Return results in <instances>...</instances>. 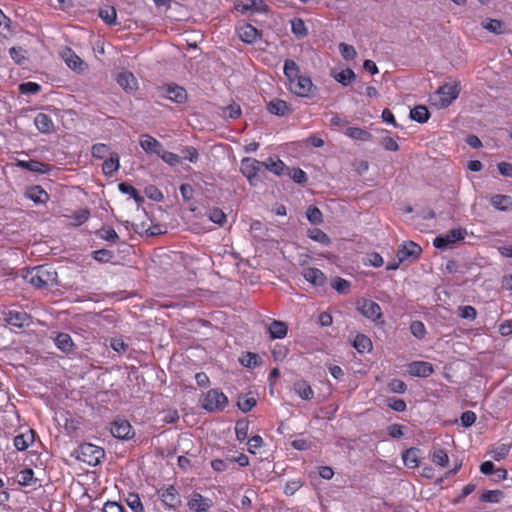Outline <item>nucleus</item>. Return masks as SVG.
<instances>
[{"instance_id":"nucleus-5","label":"nucleus","mask_w":512,"mask_h":512,"mask_svg":"<svg viewBox=\"0 0 512 512\" xmlns=\"http://www.w3.org/2000/svg\"><path fill=\"white\" fill-rule=\"evenodd\" d=\"M78 453V458L91 466L100 463L101 459L105 456L104 449L92 443L81 444Z\"/></svg>"},{"instance_id":"nucleus-24","label":"nucleus","mask_w":512,"mask_h":512,"mask_svg":"<svg viewBox=\"0 0 512 512\" xmlns=\"http://www.w3.org/2000/svg\"><path fill=\"white\" fill-rule=\"evenodd\" d=\"M330 75L333 79H335L338 83H340L343 86L350 85L356 78L354 71L350 68H346L341 71H338L337 69H332Z\"/></svg>"},{"instance_id":"nucleus-22","label":"nucleus","mask_w":512,"mask_h":512,"mask_svg":"<svg viewBox=\"0 0 512 512\" xmlns=\"http://www.w3.org/2000/svg\"><path fill=\"white\" fill-rule=\"evenodd\" d=\"M62 58L69 68L75 71L83 70L84 62L72 49H65L62 53Z\"/></svg>"},{"instance_id":"nucleus-15","label":"nucleus","mask_w":512,"mask_h":512,"mask_svg":"<svg viewBox=\"0 0 512 512\" xmlns=\"http://www.w3.org/2000/svg\"><path fill=\"white\" fill-rule=\"evenodd\" d=\"M16 166L39 174H46L51 170L49 164L40 162L38 160H17Z\"/></svg>"},{"instance_id":"nucleus-55","label":"nucleus","mask_w":512,"mask_h":512,"mask_svg":"<svg viewBox=\"0 0 512 512\" xmlns=\"http://www.w3.org/2000/svg\"><path fill=\"white\" fill-rule=\"evenodd\" d=\"M182 157L192 163H196L199 159V153L193 146H186L181 150Z\"/></svg>"},{"instance_id":"nucleus-39","label":"nucleus","mask_w":512,"mask_h":512,"mask_svg":"<svg viewBox=\"0 0 512 512\" xmlns=\"http://www.w3.org/2000/svg\"><path fill=\"white\" fill-rule=\"evenodd\" d=\"M96 236L102 240L108 241V242H117L119 239V236L114 228L112 227H103L95 232Z\"/></svg>"},{"instance_id":"nucleus-17","label":"nucleus","mask_w":512,"mask_h":512,"mask_svg":"<svg viewBox=\"0 0 512 512\" xmlns=\"http://www.w3.org/2000/svg\"><path fill=\"white\" fill-rule=\"evenodd\" d=\"M56 347L65 354H71L75 350V344L68 333H58L54 338Z\"/></svg>"},{"instance_id":"nucleus-61","label":"nucleus","mask_w":512,"mask_h":512,"mask_svg":"<svg viewBox=\"0 0 512 512\" xmlns=\"http://www.w3.org/2000/svg\"><path fill=\"white\" fill-rule=\"evenodd\" d=\"M237 405L242 412L246 413L249 412L256 405V399L254 397H246L240 399Z\"/></svg>"},{"instance_id":"nucleus-14","label":"nucleus","mask_w":512,"mask_h":512,"mask_svg":"<svg viewBox=\"0 0 512 512\" xmlns=\"http://www.w3.org/2000/svg\"><path fill=\"white\" fill-rule=\"evenodd\" d=\"M408 372L415 377H429L433 374V365L426 361H414L408 365Z\"/></svg>"},{"instance_id":"nucleus-32","label":"nucleus","mask_w":512,"mask_h":512,"mask_svg":"<svg viewBox=\"0 0 512 512\" xmlns=\"http://www.w3.org/2000/svg\"><path fill=\"white\" fill-rule=\"evenodd\" d=\"M120 167L119 156L117 153L110 154V157L106 159L102 164V172L106 176H112Z\"/></svg>"},{"instance_id":"nucleus-50","label":"nucleus","mask_w":512,"mask_h":512,"mask_svg":"<svg viewBox=\"0 0 512 512\" xmlns=\"http://www.w3.org/2000/svg\"><path fill=\"white\" fill-rule=\"evenodd\" d=\"M339 51L341 56L347 61L353 60L357 56L355 48L352 45L346 43L339 44Z\"/></svg>"},{"instance_id":"nucleus-64","label":"nucleus","mask_w":512,"mask_h":512,"mask_svg":"<svg viewBox=\"0 0 512 512\" xmlns=\"http://www.w3.org/2000/svg\"><path fill=\"white\" fill-rule=\"evenodd\" d=\"M387 404L392 410L396 412H403L406 410L407 407L404 400L397 398H389L387 400Z\"/></svg>"},{"instance_id":"nucleus-30","label":"nucleus","mask_w":512,"mask_h":512,"mask_svg":"<svg viewBox=\"0 0 512 512\" xmlns=\"http://www.w3.org/2000/svg\"><path fill=\"white\" fill-rule=\"evenodd\" d=\"M294 392L303 400H310L314 396V392L310 384L305 380H297L293 384Z\"/></svg>"},{"instance_id":"nucleus-57","label":"nucleus","mask_w":512,"mask_h":512,"mask_svg":"<svg viewBox=\"0 0 512 512\" xmlns=\"http://www.w3.org/2000/svg\"><path fill=\"white\" fill-rule=\"evenodd\" d=\"M502 497V492L499 490H487L481 495V501L488 503H496Z\"/></svg>"},{"instance_id":"nucleus-42","label":"nucleus","mask_w":512,"mask_h":512,"mask_svg":"<svg viewBox=\"0 0 512 512\" xmlns=\"http://www.w3.org/2000/svg\"><path fill=\"white\" fill-rule=\"evenodd\" d=\"M90 217V211L88 209H80L69 216L71 223L74 226H80L85 223Z\"/></svg>"},{"instance_id":"nucleus-53","label":"nucleus","mask_w":512,"mask_h":512,"mask_svg":"<svg viewBox=\"0 0 512 512\" xmlns=\"http://www.w3.org/2000/svg\"><path fill=\"white\" fill-rule=\"evenodd\" d=\"M159 156L161 157V159L164 162H166L170 166H176V165L180 164V162H181L180 156H178L177 154H175L173 152L164 151L163 149Z\"/></svg>"},{"instance_id":"nucleus-54","label":"nucleus","mask_w":512,"mask_h":512,"mask_svg":"<svg viewBox=\"0 0 512 512\" xmlns=\"http://www.w3.org/2000/svg\"><path fill=\"white\" fill-rule=\"evenodd\" d=\"M209 219L218 225H223L227 218L221 209L213 208L209 211Z\"/></svg>"},{"instance_id":"nucleus-19","label":"nucleus","mask_w":512,"mask_h":512,"mask_svg":"<svg viewBox=\"0 0 512 512\" xmlns=\"http://www.w3.org/2000/svg\"><path fill=\"white\" fill-rule=\"evenodd\" d=\"M140 146L146 153H155L160 155L162 151V144L157 139L148 134L141 136Z\"/></svg>"},{"instance_id":"nucleus-4","label":"nucleus","mask_w":512,"mask_h":512,"mask_svg":"<svg viewBox=\"0 0 512 512\" xmlns=\"http://www.w3.org/2000/svg\"><path fill=\"white\" fill-rule=\"evenodd\" d=\"M227 404V396L220 389L215 388L207 391L201 406L208 412H220L225 409Z\"/></svg>"},{"instance_id":"nucleus-21","label":"nucleus","mask_w":512,"mask_h":512,"mask_svg":"<svg viewBox=\"0 0 512 512\" xmlns=\"http://www.w3.org/2000/svg\"><path fill=\"white\" fill-rule=\"evenodd\" d=\"M117 83L127 92L137 89V79L130 71L120 72L117 76Z\"/></svg>"},{"instance_id":"nucleus-28","label":"nucleus","mask_w":512,"mask_h":512,"mask_svg":"<svg viewBox=\"0 0 512 512\" xmlns=\"http://www.w3.org/2000/svg\"><path fill=\"white\" fill-rule=\"evenodd\" d=\"M344 134L353 140L361 142H368L373 138L369 131L360 127H348L345 129Z\"/></svg>"},{"instance_id":"nucleus-51","label":"nucleus","mask_w":512,"mask_h":512,"mask_svg":"<svg viewBox=\"0 0 512 512\" xmlns=\"http://www.w3.org/2000/svg\"><path fill=\"white\" fill-rule=\"evenodd\" d=\"M91 153L93 157L103 159L109 153V146L104 143L94 144Z\"/></svg>"},{"instance_id":"nucleus-20","label":"nucleus","mask_w":512,"mask_h":512,"mask_svg":"<svg viewBox=\"0 0 512 512\" xmlns=\"http://www.w3.org/2000/svg\"><path fill=\"white\" fill-rule=\"evenodd\" d=\"M25 196L36 204H44L49 200V194L40 185L28 188Z\"/></svg>"},{"instance_id":"nucleus-46","label":"nucleus","mask_w":512,"mask_h":512,"mask_svg":"<svg viewBox=\"0 0 512 512\" xmlns=\"http://www.w3.org/2000/svg\"><path fill=\"white\" fill-rule=\"evenodd\" d=\"M483 27L489 32L497 35L504 33V25L502 21L498 19H487L483 23Z\"/></svg>"},{"instance_id":"nucleus-13","label":"nucleus","mask_w":512,"mask_h":512,"mask_svg":"<svg viewBox=\"0 0 512 512\" xmlns=\"http://www.w3.org/2000/svg\"><path fill=\"white\" fill-rule=\"evenodd\" d=\"M422 252V248L413 241L403 243L398 251L397 257L399 262H404L409 258H418Z\"/></svg>"},{"instance_id":"nucleus-3","label":"nucleus","mask_w":512,"mask_h":512,"mask_svg":"<svg viewBox=\"0 0 512 512\" xmlns=\"http://www.w3.org/2000/svg\"><path fill=\"white\" fill-rule=\"evenodd\" d=\"M459 93V83H445L436 91L433 97L434 104L438 108H446L459 96Z\"/></svg>"},{"instance_id":"nucleus-47","label":"nucleus","mask_w":512,"mask_h":512,"mask_svg":"<svg viewBox=\"0 0 512 512\" xmlns=\"http://www.w3.org/2000/svg\"><path fill=\"white\" fill-rule=\"evenodd\" d=\"M41 86L36 82H24L19 85V91L25 95L37 94L40 92Z\"/></svg>"},{"instance_id":"nucleus-36","label":"nucleus","mask_w":512,"mask_h":512,"mask_svg":"<svg viewBox=\"0 0 512 512\" xmlns=\"http://www.w3.org/2000/svg\"><path fill=\"white\" fill-rule=\"evenodd\" d=\"M429 111L425 106L418 105L410 111V118L418 123H425L429 119Z\"/></svg>"},{"instance_id":"nucleus-58","label":"nucleus","mask_w":512,"mask_h":512,"mask_svg":"<svg viewBox=\"0 0 512 512\" xmlns=\"http://www.w3.org/2000/svg\"><path fill=\"white\" fill-rule=\"evenodd\" d=\"M248 452L255 454L263 446V439L260 435H254L248 440Z\"/></svg>"},{"instance_id":"nucleus-62","label":"nucleus","mask_w":512,"mask_h":512,"mask_svg":"<svg viewBox=\"0 0 512 512\" xmlns=\"http://www.w3.org/2000/svg\"><path fill=\"white\" fill-rule=\"evenodd\" d=\"M112 257V251L107 249H99L93 252V258L99 262H109Z\"/></svg>"},{"instance_id":"nucleus-52","label":"nucleus","mask_w":512,"mask_h":512,"mask_svg":"<svg viewBox=\"0 0 512 512\" xmlns=\"http://www.w3.org/2000/svg\"><path fill=\"white\" fill-rule=\"evenodd\" d=\"M291 29L292 32L298 37H303L307 34L305 23L299 18L291 21Z\"/></svg>"},{"instance_id":"nucleus-43","label":"nucleus","mask_w":512,"mask_h":512,"mask_svg":"<svg viewBox=\"0 0 512 512\" xmlns=\"http://www.w3.org/2000/svg\"><path fill=\"white\" fill-rule=\"evenodd\" d=\"M98 15L102 21L108 25H114L116 23V10L114 7L100 9Z\"/></svg>"},{"instance_id":"nucleus-59","label":"nucleus","mask_w":512,"mask_h":512,"mask_svg":"<svg viewBox=\"0 0 512 512\" xmlns=\"http://www.w3.org/2000/svg\"><path fill=\"white\" fill-rule=\"evenodd\" d=\"M288 348L281 344H276L272 350V356L275 361H283L288 354Z\"/></svg>"},{"instance_id":"nucleus-56","label":"nucleus","mask_w":512,"mask_h":512,"mask_svg":"<svg viewBox=\"0 0 512 512\" xmlns=\"http://www.w3.org/2000/svg\"><path fill=\"white\" fill-rule=\"evenodd\" d=\"M410 331L418 339L424 338L426 334V328L421 321H413L410 325Z\"/></svg>"},{"instance_id":"nucleus-45","label":"nucleus","mask_w":512,"mask_h":512,"mask_svg":"<svg viewBox=\"0 0 512 512\" xmlns=\"http://www.w3.org/2000/svg\"><path fill=\"white\" fill-rule=\"evenodd\" d=\"M284 74L287 77L288 81L291 82V80L298 77L299 74V68L297 64L290 59H287L284 63Z\"/></svg>"},{"instance_id":"nucleus-44","label":"nucleus","mask_w":512,"mask_h":512,"mask_svg":"<svg viewBox=\"0 0 512 512\" xmlns=\"http://www.w3.org/2000/svg\"><path fill=\"white\" fill-rule=\"evenodd\" d=\"M510 449H511L510 444H500V445L496 446L495 448H493L489 452V454L494 460L500 461L508 455Z\"/></svg>"},{"instance_id":"nucleus-6","label":"nucleus","mask_w":512,"mask_h":512,"mask_svg":"<svg viewBox=\"0 0 512 512\" xmlns=\"http://www.w3.org/2000/svg\"><path fill=\"white\" fill-rule=\"evenodd\" d=\"M157 495L167 510H176L181 506V497L174 485L160 487Z\"/></svg>"},{"instance_id":"nucleus-8","label":"nucleus","mask_w":512,"mask_h":512,"mask_svg":"<svg viewBox=\"0 0 512 512\" xmlns=\"http://www.w3.org/2000/svg\"><path fill=\"white\" fill-rule=\"evenodd\" d=\"M3 320L16 328L28 327L32 323V317L28 313L18 310L4 311Z\"/></svg>"},{"instance_id":"nucleus-34","label":"nucleus","mask_w":512,"mask_h":512,"mask_svg":"<svg viewBox=\"0 0 512 512\" xmlns=\"http://www.w3.org/2000/svg\"><path fill=\"white\" fill-rule=\"evenodd\" d=\"M403 462L408 468H416L419 465V449L410 448L407 449L403 455Z\"/></svg>"},{"instance_id":"nucleus-23","label":"nucleus","mask_w":512,"mask_h":512,"mask_svg":"<svg viewBox=\"0 0 512 512\" xmlns=\"http://www.w3.org/2000/svg\"><path fill=\"white\" fill-rule=\"evenodd\" d=\"M267 331L271 339H283L287 336L288 326L285 322L272 320Z\"/></svg>"},{"instance_id":"nucleus-2","label":"nucleus","mask_w":512,"mask_h":512,"mask_svg":"<svg viewBox=\"0 0 512 512\" xmlns=\"http://www.w3.org/2000/svg\"><path fill=\"white\" fill-rule=\"evenodd\" d=\"M240 170L252 186H257L265 177L264 161H259L255 158H243L241 160Z\"/></svg>"},{"instance_id":"nucleus-35","label":"nucleus","mask_w":512,"mask_h":512,"mask_svg":"<svg viewBox=\"0 0 512 512\" xmlns=\"http://www.w3.org/2000/svg\"><path fill=\"white\" fill-rule=\"evenodd\" d=\"M37 481V478L34 477V471L31 468L22 469L18 473V483L21 486L36 485Z\"/></svg>"},{"instance_id":"nucleus-11","label":"nucleus","mask_w":512,"mask_h":512,"mask_svg":"<svg viewBox=\"0 0 512 512\" xmlns=\"http://www.w3.org/2000/svg\"><path fill=\"white\" fill-rule=\"evenodd\" d=\"M111 434L118 439L128 440L134 436V430L129 421L116 419L111 423Z\"/></svg>"},{"instance_id":"nucleus-63","label":"nucleus","mask_w":512,"mask_h":512,"mask_svg":"<svg viewBox=\"0 0 512 512\" xmlns=\"http://www.w3.org/2000/svg\"><path fill=\"white\" fill-rule=\"evenodd\" d=\"M388 388L393 393H404L407 390V385L400 379H392Z\"/></svg>"},{"instance_id":"nucleus-48","label":"nucleus","mask_w":512,"mask_h":512,"mask_svg":"<svg viewBox=\"0 0 512 512\" xmlns=\"http://www.w3.org/2000/svg\"><path fill=\"white\" fill-rule=\"evenodd\" d=\"M261 363V359L258 354L248 352L241 359V364L245 367H256Z\"/></svg>"},{"instance_id":"nucleus-40","label":"nucleus","mask_w":512,"mask_h":512,"mask_svg":"<svg viewBox=\"0 0 512 512\" xmlns=\"http://www.w3.org/2000/svg\"><path fill=\"white\" fill-rule=\"evenodd\" d=\"M249 422L245 419L238 420L235 425L236 439L243 442L248 437Z\"/></svg>"},{"instance_id":"nucleus-25","label":"nucleus","mask_w":512,"mask_h":512,"mask_svg":"<svg viewBox=\"0 0 512 512\" xmlns=\"http://www.w3.org/2000/svg\"><path fill=\"white\" fill-rule=\"evenodd\" d=\"M265 172L270 171L277 176L285 175L289 168L279 158L269 157L264 161Z\"/></svg>"},{"instance_id":"nucleus-16","label":"nucleus","mask_w":512,"mask_h":512,"mask_svg":"<svg viewBox=\"0 0 512 512\" xmlns=\"http://www.w3.org/2000/svg\"><path fill=\"white\" fill-rule=\"evenodd\" d=\"M238 35L243 42L249 44L255 43L260 38L258 29L248 23L238 28Z\"/></svg>"},{"instance_id":"nucleus-49","label":"nucleus","mask_w":512,"mask_h":512,"mask_svg":"<svg viewBox=\"0 0 512 512\" xmlns=\"http://www.w3.org/2000/svg\"><path fill=\"white\" fill-rule=\"evenodd\" d=\"M302 275L306 281L316 285L317 279L319 278V270L315 267H303Z\"/></svg>"},{"instance_id":"nucleus-12","label":"nucleus","mask_w":512,"mask_h":512,"mask_svg":"<svg viewBox=\"0 0 512 512\" xmlns=\"http://www.w3.org/2000/svg\"><path fill=\"white\" fill-rule=\"evenodd\" d=\"M313 88V83L309 77L299 75L289 82V90L301 97H306L310 94Z\"/></svg>"},{"instance_id":"nucleus-1","label":"nucleus","mask_w":512,"mask_h":512,"mask_svg":"<svg viewBox=\"0 0 512 512\" xmlns=\"http://www.w3.org/2000/svg\"><path fill=\"white\" fill-rule=\"evenodd\" d=\"M23 278L36 288L51 286L56 282V271L47 265H39L23 271Z\"/></svg>"},{"instance_id":"nucleus-7","label":"nucleus","mask_w":512,"mask_h":512,"mask_svg":"<svg viewBox=\"0 0 512 512\" xmlns=\"http://www.w3.org/2000/svg\"><path fill=\"white\" fill-rule=\"evenodd\" d=\"M466 234L465 229H452L443 235L437 236L433 241V245L438 249H446L452 244L463 240Z\"/></svg>"},{"instance_id":"nucleus-31","label":"nucleus","mask_w":512,"mask_h":512,"mask_svg":"<svg viewBox=\"0 0 512 512\" xmlns=\"http://www.w3.org/2000/svg\"><path fill=\"white\" fill-rule=\"evenodd\" d=\"M269 113L277 116H285L289 112L287 103L281 99H273L267 105Z\"/></svg>"},{"instance_id":"nucleus-60","label":"nucleus","mask_w":512,"mask_h":512,"mask_svg":"<svg viewBox=\"0 0 512 512\" xmlns=\"http://www.w3.org/2000/svg\"><path fill=\"white\" fill-rule=\"evenodd\" d=\"M477 312L473 306L466 305L459 307V316L463 319L474 320Z\"/></svg>"},{"instance_id":"nucleus-33","label":"nucleus","mask_w":512,"mask_h":512,"mask_svg":"<svg viewBox=\"0 0 512 512\" xmlns=\"http://www.w3.org/2000/svg\"><path fill=\"white\" fill-rule=\"evenodd\" d=\"M353 347L359 352V353H365L370 352L372 350V342L370 338L364 334H358L354 341H353Z\"/></svg>"},{"instance_id":"nucleus-41","label":"nucleus","mask_w":512,"mask_h":512,"mask_svg":"<svg viewBox=\"0 0 512 512\" xmlns=\"http://www.w3.org/2000/svg\"><path fill=\"white\" fill-rule=\"evenodd\" d=\"M432 462L440 467H446L449 463V457L444 449L437 448L432 452Z\"/></svg>"},{"instance_id":"nucleus-37","label":"nucleus","mask_w":512,"mask_h":512,"mask_svg":"<svg viewBox=\"0 0 512 512\" xmlns=\"http://www.w3.org/2000/svg\"><path fill=\"white\" fill-rule=\"evenodd\" d=\"M330 284L334 290L342 295H347L351 289V282L341 277H334Z\"/></svg>"},{"instance_id":"nucleus-10","label":"nucleus","mask_w":512,"mask_h":512,"mask_svg":"<svg viewBox=\"0 0 512 512\" xmlns=\"http://www.w3.org/2000/svg\"><path fill=\"white\" fill-rule=\"evenodd\" d=\"M213 500L204 497L199 492H192L187 501V507L193 512H207L213 507Z\"/></svg>"},{"instance_id":"nucleus-18","label":"nucleus","mask_w":512,"mask_h":512,"mask_svg":"<svg viewBox=\"0 0 512 512\" xmlns=\"http://www.w3.org/2000/svg\"><path fill=\"white\" fill-rule=\"evenodd\" d=\"M35 440V432L32 429L26 430L14 438V446L18 451H25Z\"/></svg>"},{"instance_id":"nucleus-29","label":"nucleus","mask_w":512,"mask_h":512,"mask_svg":"<svg viewBox=\"0 0 512 512\" xmlns=\"http://www.w3.org/2000/svg\"><path fill=\"white\" fill-rule=\"evenodd\" d=\"M490 204L496 210L508 211L512 208V198L508 195L495 194L490 198Z\"/></svg>"},{"instance_id":"nucleus-38","label":"nucleus","mask_w":512,"mask_h":512,"mask_svg":"<svg viewBox=\"0 0 512 512\" xmlns=\"http://www.w3.org/2000/svg\"><path fill=\"white\" fill-rule=\"evenodd\" d=\"M128 507L133 512H145L142 501L137 493L129 492L125 499Z\"/></svg>"},{"instance_id":"nucleus-26","label":"nucleus","mask_w":512,"mask_h":512,"mask_svg":"<svg viewBox=\"0 0 512 512\" xmlns=\"http://www.w3.org/2000/svg\"><path fill=\"white\" fill-rule=\"evenodd\" d=\"M166 96L168 99L176 103H184L187 99V92L183 87L176 84L168 85L165 88Z\"/></svg>"},{"instance_id":"nucleus-9","label":"nucleus","mask_w":512,"mask_h":512,"mask_svg":"<svg viewBox=\"0 0 512 512\" xmlns=\"http://www.w3.org/2000/svg\"><path fill=\"white\" fill-rule=\"evenodd\" d=\"M357 310L367 319L377 321L382 317L381 307L369 299H360L356 303Z\"/></svg>"},{"instance_id":"nucleus-27","label":"nucleus","mask_w":512,"mask_h":512,"mask_svg":"<svg viewBox=\"0 0 512 512\" xmlns=\"http://www.w3.org/2000/svg\"><path fill=\"white\" fill-rule=\"evenodd\" d=\"M34 123L41 133L48 134L54 131V123L51 117L45 113L37 114L34 119Z\"/></svg>"}]
</instances>
